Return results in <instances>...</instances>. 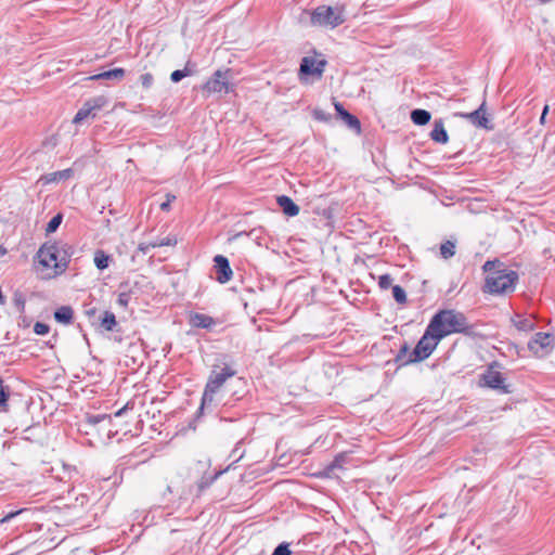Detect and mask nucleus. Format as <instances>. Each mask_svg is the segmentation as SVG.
<instances>
[{
  "label": "nucleus",
  "mask_w": 555,
  "mask_h": 555,
  "mask_svg": "<svg viewBox=\"0 0 555 555\" xmlns=\"http://www.w3.org/2000/svg\"><path fill=\"white\" fill-rule=\"evenodd\" d=\"M488 273L483 291L489 294H507L515 289L518 281V273L514 270L503 268L499 260H488L482 266Z\"/></svg>",
  "instance_id": "f257e3e1"
},
{
  "label": "nucleus",
  "mask_w": 555,
  "mask_h": 555,
  "mask_svg": "<svg viewBox=\"0 0 555 555\" xmlns=\"http://www.w3.org/2000/svg\"><path fill=\"white\" fill-rule=\"evenodd\" d=\"M429 323L433 325V330L436 328L443 338L453 334L470 335L474 332V326L466 315L455 309L439 310Z\"/></svg>",
  "instance_id": "f03ea898"
},
{
  "label": "nucleus",
  "mask_w": 555,
  "mask_h": 555,
  "mask_svg": "<svg viewBox=\"0 0 555 555\" xmlns=\"http://www.w3.org/2000/svg\"><path fill=\"white\" fill-rule=\"evenodd\" d=\"M343 23H345V16L340 8L321 5L311 13V24L314 26L335 28Z\"/></svg>",
  "instance_id": "7ed1b4c3"
},
{
  "label": "nucleus",
  "mask_w": 555,
  "mask_h": 555,
  "mask_svg": "<svg viewBox=\"0 0 555 555\" xmlns=\"http://www.w3.org/2000/svg\"><path fill=\"white\" fill-rule=\"evenodd\" d=\"M499 364L491 363L488 369L480 375L479 385L490 389L498 390L501 393H509V386L505 383L504 376L495 370Z\"/></svg>",
  "instance_id": "20e7f679"
},
{
  "label": "nucleus",
  "mask_w": 555,
  "mask_h": 555,
  "mask_svg": "<svg viewBox=\"0 0 555 555\" xmlns=\"http://www.w3.org/2000/svg\"><path fill=\"white\" fill-rule=\"evenodd\" d=\"M442 339V335L436 328L433 330V325L429 323L418 339V362L427 359Z\"/></svg>",
  "instance_id": "39448f33"
},
{
  "label": "nucleus",
  "mask_w": 555,
  "mask_h": 555,
  "mask_svg": "<svg viewBox=\"0 0 555 555\" xmlns=\"http://www.w3.org/2000/svg\"><path fill=\"white\" fill-rule=\"evenodd\" d=\"M54 245L57 247L60 251V258L57 264H53V273H47L42 275V279H52L63 274L67 268L72 256L74 255V247L62 241H53Z\"/></svg>",
  "instance_id": "423d86ee"
},
{
  "label": "nucleus",
  "mask_w": 555,
  "mask_h": 555,
  "mask_svg": "<svg viewBox=\"0 0 555 555\" xmlns=\"http://www.w3.org/2000/svg\"><path fill=\"white\" fill-rule=\"evenodd\" d=\"M37 257L39 259V263L53 271V264L59 263L60 251L57 247L54 245L53 241L46 242L42 244L37 253Z\"/></svg>",
  "instance_id": "0eeeda50"
},
{
  "label": "nucleus",
  "mask_w": 555,
  "mask_h": 555,
  "mask_svg": "<svg viewBox=\"0 0 555 555\" xmlns=\"http://www.w3.org/2000/svg\"><path fill=\"white\" fill-rule=\"evenodd\" d=\"M553 337L547 333H535L532 339L528 343V348L537 357H544L552 350Z\"/></svg>",
  "instance_id": "6e6552de"
},
{
  "label": "nucleus",
  "mask_w": 555,
  "mask_h": 555,
  "mask_svg": "<svg viewBox=\"0 0 555 555\" xmlns=\"http://www.w3.org/2000/svg\"><path fill=\"white\" fill-rule=\"evenodd\" d=\"M229 70H216L211 78H209L204 85L203 90L206 91L208 94L210 93H219L222 91L228 92V85H229V78H228Z\"/></svg>",
  "instance_id": "1a4fd4ad"
},
{
  "label": "nucleus",
  "mask_w": 555,
  "mask_h": 555,
  "mask_svg": "<svg viewBox=\"0 0 555 555\" xmlns=\"http://www.w3.org/2000/svg\"><path fill=\"white\" fill-rule=\"evenodd\" d=\"M105 104L106 99L104 96H98L88 100L75 115L73 119L74 124H79L88 117H95L96 112L100 111Z\"/></svg>",
  "instance_id": "9d476101"
},
{
  "label": "nucleus",
  "mask_w": 555,
  "mask_h": 555,
  "mask_svg": "<svg viewBox=\"0 0 555 555\" xmlns=\"http://www.w3.org/2000/svg\"><path fill=\"white\" fill-rule=\"evenodd\" d=\"M486 102L483 101L482 104L470 113H455V116L462 117L466 120H468L472 125L478 128L483 129H491L492 126L490 125V120L487 117L486 113Z\"/></svg>",
  "instance_id": "9b49d317"
},
{
  "label": "nucleus",
  "mask_w": 555,
  "mask_h": 555,
  "mask_svg": "<svg viewBox=\"0 0 555 555\" xmlns=\"http://www.w3.org/2000/svg\"><path fill=\"white\" fill-rule=\"evenodd\" d=\"M235 374L236 371L229 365H224L223 367L220 369V371L212 370L206 384V387H208L210 390L212 389L218 392L222 385L225 383V380L230 377H233Z\"/></svg>",
  "instance_id": "f8f14e48"
},
{
  "label": "nucleus",
  "mask_w": 555,
  "mask_h": 555,
  "mask_svg": "<svg viewBox=\"0 0 555 555\" xmlns=\"http://www.w3.org/2000/svg\"><path fill=\"white\" fill-rule=\"evenodd\" d=\"M214 269L216 272V280L219 283L225 284L232 279L233 271L227 257L222 255L215 256Z\"/></svg>",
  "instance_id": "ddd939ff"
},
{
  "label": "nucleus",
  "mask_w": 555,
  "mask_h": 555,
  "mask_svg": "<svg viewBox=\"0 0 555 555\" xmlns=\"http://www.w3.org/2000/svg\"><path fill=\"white\" fill-rule=\"evenodd\" d=\"M325 65H326L325 60L317 61L313 57L305 56V57H302V60L300 62L299 70H300V74H304V75L321 76L324 70Z\"/></svg>",
  "instance_id": "4468645a"
},
{
  "label": "nucleus",
  "mask_w": 555,
  "mask_h": 555,
  "mask_svg": "<svg viewBox=\"0 0 555 555\" xmlns=\"http://www.w3.org/2000/svg\"><path fill=\"white\" fill-rule=\"evenodd\" d=\"M335 111L338 115V117L352 130H356L357 132H360L361 130V122L360 120L352 114H350L341 103L334 102Z\"/></svg>",
  "instance_id": "2eb2a0df"
},
{
  "label": "nucleus",
  "mask_w": 555,
  "mask_h": 555,
  "mask_svg": "<svg viewBox=\"0 0 555 555\" xmlns=\"http://www.w3.org/2000/svg\"><path fill=\"white\" fill-rule=\"evenodd\" d=\"M395 361L396 363H398L399 366L416 362V347L411 349L410 346L406 343H404L400 347V350L397 353Z\"/></svg>",
  "instance_id": "dca6fc26"
},
{
  "label": "nucleus",
  "mask_w": 555,
  "mask_h": 555,
  "mask_svg": "<svg viewBox=\"0 0 555 555\" xmlns=\"http://www.w3.org/2000/svg\"><path fill=\"white\" fill-rule=\"evenodd\" d=\"M276 203L282 209L283 214L288 217H295L299 214V206L287 195L278 196Z\"/></svg>",
  "instance_id": "f3484780"
},
{
  "label": "nucleus",
  "mask_w": 555,
  "mask_h": 555,
  "mask_svg": "<svg viewBox=\"0 0 555 555\" xmlns=\"http://www.w3.org/2000/svg\"><path fill=\"white\" fill-rule=\"evenodd\" d=\"M429 138L434 142L439 143V144H446L449 141V135L444 128V122L441 118L436 119L434 121V128L429 132Z\"/></svg>",
  "instance_id": "a211bd4d"
},
{
  "label": "nucleus",
  "mask_w": 555,
  "mask_h": 555,
  "mask_svg": "<svg viewBox=\"0 0 555 555\" xmlns=\"http://www.w3.org/2000/svg\"><path fill=\"white\" fill-rule=\"evenodd\" d=\"M189 322L193 327L206 330L211 328L216 324V321L212 317L198 312L192 313L190 315Z\"/></svg>",
  "instance_id": "6ab92c4d"
},
{
  "label": "nucleus",
  "mask_w": 555,
  "mask_h": 555,
  "mask_svg": "<svg viewBox=\"0 0 555 555\" xmlns=\"http://www.w3.org/2000/svg\"><path fill=\"white\" fill-rule=\"evenodd\" d=\"M347 462V456L345 454H338L335 459L323 468L321 475L326 478H332L335 476V470L344 469L345 464Z\"/></svg>",
  "instance_id": "aec40b11"
},
{
  "label": "nucleus",
  "mask_w": 555,
  "mask_h": 555,
  "mask_svg": "<svg viewBox=\"0 0 555 555\" xmlns=\"http://www.w3.org/2000/svg\"><path fill=\"white\" fill-rule=\"evenodd\" d=\"M119 294H118V299H117V302L119 306L126 308L132 296L135 294L133 287H131V285L126 282V283H122L120 286H119Z\"/></svg>",
  "instance_id": "412c9836"
},
{
  "label": "nucleus",
  "mask_w": 555,
  "mask_h": 555,
  "mask_svg": "<svg viewBox=\"0 0 555 555\" xmlns=\"http://www.w3.org/2000/svg\"><path fill=\"white\" fill-rule=\"evenodd\" d=\"M74 318V310L70 306H62L54 311V319L61 324H70Z\"/></svg>",
  "instance_id": "4be33fe9"
},
{
  "label": "nucleus",
  "mask_w": 555,
  "mask_h": 555,
  "mask_svg": "<svg viewBox=\"0 0 555 555\" xmlns=\"http://www.w3.org/2000/svg\"><path fill=\"white\" fill-rule=\"evenodd\" d=\"M210 389L208 387L205 386V389H204V392H203V396H202V400H201V405L197 410V413H196V416L199 417L201 415H203L204 411L206 409H210L214 404V401H215V395L217 393V391L212 390L209 391Z\"/></svg>",
  "instance_id": "5701e85b"
},
{
  "label": "nucleus",
  "mask_w": 555,
  "mask_h": 555,
  "mask_svg": "<svg viewBox=\"0 0 555 555\" xmlns=\"http://www.w3.org/2000/svg\"><path fill=\"white\" fill-rule=\"evenodd\" d=\"M124 77H125L124 68H114V69H109V70L93 75L89 79H92V80H101V79L121 80Z\"/></svg>",
  "instance_id": "b1692460"
},
{
  "label": "nucleus",
  "mask_w": 555,
  "mask_h": 555,
  "mask_svg": "<svg viewBox=\"0 0 555 555\" xmlns=\"http://www.w3.org/2000/svg\"><path fill=\"white\" fill-rule=\"evenodd\" d=\"M72 176H73V169L67 168L64 170L54 171L49 175H46L44 177H42V179L44 180L46 183H51V182H59L61 180H66V179L70 178Z\"/></svg>",
  "instance_id": "393cba45"
},
{
  "label": "nucleus",
  "mask_w": 555,
  "mask_h": 555,
  "mask_svg": "<svg viewBox=\"0 0 555 555\" xmlns=\"http://www.w3.org/2000/svg\"><path fill=\"white\" fill-rule=\"evenodd\" d=\"M117 325L116 317L113 312L106 310L101 318V327L104 331L112 332Z\"/></svg>",
  "instance_id": "a878e982"
},
{
  "label": "nucleus",
  "mask_w": 555,
  "mask_h": 555,
  "mask_svg": "<svg viewBox=\"0 0 555 555\" xmlns=\"http://www.w3.org/2000/svg\"><path fill=\"white\" fill-rule=\"evenodd\" d=\"M222 474L221 470L216 472L214 475H204L197 483V493L199 495L205 489L210 487L212 482Z\"/></svg>",
  "instance_id": "bb28decb"
},
{
  "label": "nucleus",
  "mask_w": 555,
  "mask_h": 555,
  "mask_svg": "<svg viewBox=\"0 0 555 555\" xmlns=\"http://www.w3.org/2000/svg\"><path fill=\"white\" fill-rule=\"evenodd\" d=\"M513 323L515 327L519 331L530 332L534 328V323L532 320L528 318H522L517 315L516 319H513Z\"/></svg>",
  "instance_id": "cd10ccee"
},
{
  "label": "nucleus",
  "mask_w": 555,
  "mask_h": 555,
  "mask_svg": "<svg viewBox=\"0 0 555 555\" xmlns=\"http://www.w3.org/2000/svg\"><path fill=\"white\" fill-rule=\"evenodd\" d=\"M94 263L99 270H104L109 264V256L106 255L103 250H98L94 254Z\"/></svg>",
  "instance_id": "c85d7f7f"
},
{
  "label": "nucleus",
  "mask_w": 555,
  "mask_h": 555,
  "mask_svg": "<svg viewBox=\"0 0 555 555\" xmlns=\"http://www.w3.org/2000/svg\"><path fill=\"white\" fill-rule=\"evenodd\" d=\"M455 254V243L447 241L440 246V255L443 259H449Z\"/></svg>",
  "instance_id": "c756f323"
},
{
  "label": "nucleus",
  "mask_w": 555,
  "mask_h": 555,
  "mask_svg": "<svg viewBox=\"0 0 555 555\" xmlns=\"http://www.w3.org/2000/svg\"><path fill=\"white\" fill-rule=\"evenodd\" d=\"M63 221V215L61 212L56 214L47 224L46 234L54 233Z\"/></svg>",
  "instance_id": "7c9ffc66"
},
{
  "label": "nucleus",
  "mask_w": 555,
  "mask_h": 555,
  "mask_svg": "<svg viewBox=\"0 0 555 555\" xmlns=\"http://www.w3.org/2000/svg\"><path fill=\"white\" fill-rule=\"evenodd\" d=\"M9 396V387L4 385V380L0 376V408L7 409Z\"/></svg>",
  "instance_id": "2f4dec72"
},
{
  "label": "nucleus",
  "mask_w": 555,
  "mask_h": 555,
  "mask_svg": "<svg viewBox=\"0 0 555 555\" xmlns=\"http://www.w3.org/2000/svg\"><path fill=\"white\" fill-rule=\"evenodd\" d=\"M177 244V238L167 236L164 238H156L152 241V247H163V246H175Z\"/></svg>",
  "instance_id": "473e14b6"
},
{
  "label": "nucleus",
  "mask_w": 555,
  "mask_h": 555,
  "mask_svg": "<svg viewBox=\"0 0 555 555\" xmlns=\"http://www.w3.org/2000/svg\"><path fill=\"white\" fill-rule=\"evenodd\" d=\"M192 75V70L189 69L188 66H185L184 69H177V70H173L170 75V79L172 82H179L181 81L184 77L186 76H190Z\"/></svg>",
  "instance_id": "72a5a7b5"
},
{
  "label": "nucleus",
  "mask_w": 555,
  "mask_h": 555,
  "mask_svg": "<svg viewBox=\"0 0 555 555\" xmlns=\"http://www.w3.org/2000/svg\"><path fill=\"white\" fill-rule=\"evenodd\" d=\"M392 296L398 304H404L406 301L405 291L400 285L392 286Z\"/></svg>",
  "instance_id": "f704fd0d"
},
{
  "label": "nucleus",
  "mask_w": 555,
  "mask_h": 555,
  "mask_svg": "<svg viewBox=\"0 0 555 555\" xmlns=\"http://www.w3.org/2000/svg\"><path fill=\"white\" fill-rule=\"evenodd\" d=\"M13 304L20 313L25 312L26 299L22 293H15L13 297Z\"/></svg>",
  "instance_id": "c9c22d12"
},
{
  "label": "nucleus",
  "mask_w": 555,
  "mask_h": 555,
  "mask_svg": "<svg viewBox=\"0 0 555 555\" xmlns=\"http://www.w3.org/2000/svg\"><path fill=\"white\" fill-rule=\"evenodd\" d=\"M392 276L390 274H383L378 279V286L382 289H388L392 285Z\"/></svg>",
  "instance_id": "e433bc0d"
},
{
  "label": "nucleus",
  "mask_w": 555,
  "mask_h": 555,
  "mask_svg": "<svg viewBox=\"0 0 555 555\" xmlns=\"http://www.w3.org/2000/svg\"><path fill=\"white\" fill-rule=\"evenodd\" d=\"M271 555H292L289 544L286 542L279 544Z\"/></svg>",
  "instance_id": "4c0bfd02"
},
{
  "label": "nucleus",
  "mask_w": 555,
  "mask_h": 555,
  "mask_svg": "<svg viewBox=\"0 0 555 555\" xmlns=\"http://www.w3.org/2000/svg\"><path fill=\"white\" fill-rule=\"evenodd\" d=\"M431 115L426 109L418 108V126L427 125L430 121Z\"/></svg>",
  "instance_id": "58836bf2"
},
{
  "label": "nucleus",
  "mask_w": 555,
  "mask_h": 555,
  "mask_svg": "<svg viewBox=\"0 0 555 555\" xmlns=\"http://www.w3.org/2000/svg\"><path fill=\"white\" fill-rule=\"evenodd\" d=\"M140 81L143 86V88L149 89L152 87L154 82V77L151 73H145L140 76Z\"/></svg>",
  "instance_id": "ea45409f"
},
{
  "label": "nucleus",
  "mask_w": 555,
  "mask_h": 555,
  "mask_svg": "<svg viewBox=\"0 0 555 555\" xmlns=\"http://www.w3.org/2000/svg\"><path fill=\"white\" fill-rule=\"evenodd\" d=\"M50 331V326L46 323H42V322H36L35 325H34V332L37 334V335H46L48 334Z\"/></svg>",
  "instance_id": "a19ab883"
},
{
  "label": "nucleus",
  "mask_w": 555,
  "mask_h": 555,
  "mask_svg": "<svg viewBox=\"0 0 555 555\" xmlns=\"http://www.w3.org/2000/svg\"><path fill=\"white\" fill-rule=\"evenodd\" d=\"M313 116L315 119L321 120V121H327L331 118V116L328 114H326L324 111H322L320 108H317L313 111Z\"/></svg>",
  "instance_id": "79ce46f5"
},
{
  "label": "nucleus",
  "mask_w": 555,
  "mask_h": 555,
  "mask_svg": "<svg viewBox=\"0 0 555 555\" xmlns=\"http://www.w3.org/2000/svg\"><path fill=\"white\" fill-rule=\"evenodd\" d=\"M23 512H24V509L10 512L9 514H7L2 518H0V524H5V522L10 521L11 519H13L14 517H16L17 515H20Z\"/></svg>",
  "instance_id": "37998d69"
},
{
  "label": "nucleus",
  "mask_w": 555,
  "mask_h": 555,
  "mask_svg": "<svg viewBox=\"0 0 555 555\" xmlns=\"http://www.w3.org/2000/svg\"><path fill=\"white\" fill-rule=\"evenodd\" d=\"M166 197H167L166 202L160 204V209L164 211H168L170 208L171 202H173L176 199V196L172 194H167Z\"/></svg>",
  "instance_id": "c03bdc74"
},
{
  "label": "nucleus",
  "mask_w": 555,
  "mask_h": 555,
  "mask_svg": "<svg viewBox=\"0 0 555 555\" xmlns=\"http://www.w3.org/2000/svg\"><path fill=\"white\" fill-rule=\"evenodd\" d=\"M152 242L149 243H140L138 246V250H140L142 254H147L152 249Z\"/></svg>",
  "instance_id": "a18cd8bd"
},
{
  "label": "nucleus",
  "mask_w": 555,
  "mask_h": 555,
  "mask_svg": "<svg viewBox=\"0 0 555 555\" xmlns=\"http://www.w3.org/2000/svg\"><path fill=\"white\" fill-rule=\"evenodd\" d=\"M129 402L124 405L121 409H119L116 413H115V416H121L128 409H129Z\"/></svg>",
  "instance_id": "49530a36"
},
{
  "label": "nucleus",
  "mask_w": 555,
  "mask_h": 555,
  "mask_svg": "<svg viewBox=\"0 0 555 555\" xmlns=\"http://www.w3.org/2000/svg\"><path fill=\"white\" fill-rule=\"evenodd\" d=\"M548 112V105H545L544 108H543V112H542V115H541V118H540V122L541 124H544V120H545V116Z\"/></svg>",
  "instance_id": "de8ad7c7"
},
{
  "label": "nucleus",
  "mask_w": 555,
  "mask_h": 555,
  "mask_svg": "<svg viewBox=\"0 0 555 555\" xmlns=\"http://www.w3.org/2000/svg\"><path fill=\"white\" fill-rule=\"evenodd\" d=\"M410 118L414 125H416V108L412 109L410 113Z\"/></svg>",
  "instance_id": "09e8293b"
},
{
  "label": "nucleus",
  "mask_w": 555,
  "mask_h": 555,
  "mask_svg": "<svg viewBox=\"0 0 555 555\" xmlns=\"http://www.w3.org/2000/svg\"><path fill=\"white\" fill-rule=\"evenodd\" d=\"M94 313H95V309L87 310V314H89V315L94 314Z\"/></svg>",
  "instance_id": "8fccbe9b"
},
{
  "label": "nucleus",
  "mask_w": 555,
  "mask_h": 555,
  "mask_svg": "<svg viewBox=\"0 0 555 555\" xmlns=\"http://www.w3.org/2000/svg\"><path fill=\"white\" fill-rule=\"evenodd\" d=\"M236 453H238V448L237 447L232 451L233 455H235Z\"/></svg>",
  "instance_id": "3c124183"
},
{
  "label": "nucleus",
  "mask_w": 555,
  "mask_h": 555,
  "mask_svg": "<svg viewBox=\"0 0 555 555\" xmlns=\"http://www.w3.org/2000/svg\"><path fill=\"white\" fill-rule=\"evenodd\" d=\"M166 490H167L168 492H171V488H170V486H168Z\"/></svg>",
  "instance_id": "603ef678"
}]
</instances>
